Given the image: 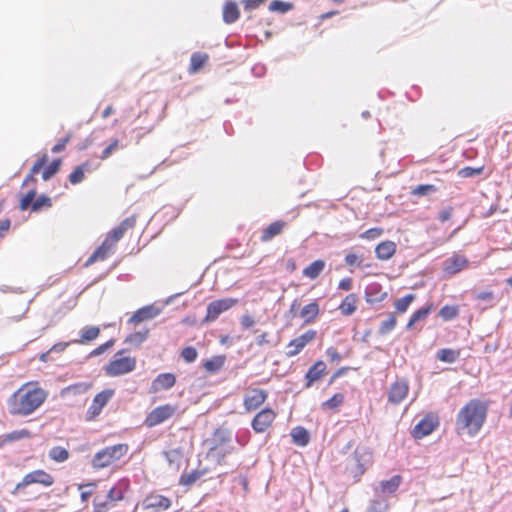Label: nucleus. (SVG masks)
<instances>
[{
	"label": "nucleus",
	"mask_w": 512,
	"mask_h": 512,
	"mask_svg": "<svg viewBox=\"0 0 512 512\" xmlns=\"http://www.w3.org/2000/svg\"><path fill=\"white\" fill-rule=\"evenodd\" d=\"M47 397L48 392L38 381L26 382L7 399L8 412L12 416L27 417L38 410Z\"/></svg>",
	"instance_id": "1"
},
{
	"label": "nucleus",
	"mask_w": 512,
	"mask_h": 512,
	"mask_svg": "<svg viewBox=\"0 0 512 512\" xmlns=\"http://www.w3.org/2000/svg\"><path fill=\"white\" fill-rule=\"evenodd\" d=\"M489 409V402L480 399L469 400L459 410L456 421V432L467 434L471 437L475 436L483 427Z\"/></svg>",
	"instance_id": "2"
},
{
	"label": "nucleus",
	"mask_w": 512,
	"mask_h": 512,
	"mask_svg": "<svg viewBox=\"0 0 512 512\" xmlns=\"http://www.w3.org/2000/svg\"><path fill=\"white\" fill-rule=\"evenodd\" d=\"M136 224V217L130 216L124 219L117 227L112 229L102 242V244L90 255L85 265L89 266L97 261L105 260L114 250L117 242L125 233L133 229Z\"/></svg>",
	"instance_id": "3"
},
{
	"label": "nucleus",
	"mask_w": 512,
	"mask_h": 512,
	"mask_svg": "<svg viewBox=\"0 0 512 512\" xmlns=\"http://www.w3.org/2000/svg\"><path fill=\"white\" fill-rule=\"evenodd\" d=\"M126 350L122 349L115 353L113 358L103 367L108 377H118L135 370L137 365L136 357L125 355Z\"/></svg>",
	"instance_id": "4"
},
{
	"label": "nucleus",
	"mask_w": 512,
	"mask_h": 512,
	"mask_svg": "<svg viewBox=\"0 0 512 512\" xmlns=\"http://www.w3.org/2000/svg\"><path fill=\"white\" fill-rule=\"evenodd\" d=\"M128 452L127 444H116L98 451L93 459L92 466L96 469H103L123 458Z\"/></svg>",
	"instance_id": "5"
},
{
	"label": "nucleus",
	"mask_w": 512,
	"mask_h": 512,
	"mask_svg": "<svg viewBox=\"0 0 512 512\" xmlns=\"http://www.w3.org/2000/svg\"><path fill=\"white\" fill-rule=\"evenodd\" d=\"M371 463V450L366 447H358L353 453L352 464L348 468V471L355 481H359Z\"/></svg>",
	"instance_id": "6"
},
{
	"label": "nucleus",
	"mask_w": 512,
	"mask_h": 512,
	"mask_svg": "<svg viewBox=\"0 0 512 512\" xmlns=\"http://www.w3.org/2000/svg\"><path fill=\"white\" fill-rule=\"evenodd\" d=\"M54 483L55 479L50 473L43 469H36L23 476L21 481L16 484L14 493L24 490L26 487L33 484L50 487Z\"/></svg>",
	"instance_id": "7"
},
{
	"label": "nucleus",
	"mask_w": 512,
	"mask_h": 512,
	"mask_svg": "<svg viewBox=\"0 0 512 512\" xmlns=\"http://www.w3.org/2000/svg\"><path fill=\"white\" fill-rule=\"evenodd\" d=\"M114 395L115 390L113 388H106L98 392L86 410L85 419L87 421L96 420L101 415L104 407L112 400Z\"/></svg>",
	"instance_id": "8"
},
{
	"label": "nucleus",
	"mask_w": 512,
	"mask_h": 512,
	"mask_svg": "<svg viewBox=\"0 0 512 512\" xmlns=\"http://www.w3.org/2000/svg\"><path fill=\"white\" fill-rule=\"evenodd\" d=\"M176 411L177 407L171 404L157 406L147 414L144 420V425L148 428L160 425L172 418L176 414Z\"/></svg>",
	"instance_id": "9"
},
{
	"label": "nucleus",
	"mask_w": 512,
	"mask_h": 512,
	"mask_svg": "<svg viewBox=\"0 0 512 512\" xmlns=\"http://www.w3.org/2000/svg\"><path fill=\"white\" fill-rule=\"evenodd\" d=\"M35 196L36 190L34 188L23 195L19 202V209L21 211H26L28 208H31L33 212H39L44 208L47 209L52 207V199L50 197L41 195L34 200Z\"/></svg>",
	"instance_id": "10"
},
{
	"label": "nucleus",
	"mask_w": 512,
	"mask_h": 512,
	"mask_svg": "<svg viewBox=\"0 0 512 512\" xmlns=\"http://www.w3.org/2000/svg\"><path fill=\"white\" fill-rule=\"evenodd\" d=\"M268 392L261 388L248 387L243 396V406L247 412L260 408L267 400Z\"/></svg>",
	"instance_id": "11"
},
{
	"label": "nucleus",
	"mask_w": 512,
	"mask_h": 512,
	"mask_svg": "<svg viewBox=\"0 0 512 512\" xmlns=\"http://www.w3.org/2000/svg\"><path fill=\"white\" fill-rule=\"evenodd\" d=\"M237 304L238 299L235 298L214 300L207 305L206 316L203 321L206 323L213 322L219 317L220 314L228 311Z\"/></svg>",
	"instance_id": "12"
},
{
	"label": "nucleus",
	"mask_w": 512,
	"mask_h": 512,
	"mask_svg": "<svg viewBox=\"0 0 512 512\" xmlns=\"http://www.w3.org/2000/svg\"><path fill=\"white\" fill-rule=\"evenodd\" d=\"M277 413L270 407L260 410L252 419L251 427L255 433H264L272 427Z\"/></svg>",
	"instance_id": "13"
},
{
	"label": "nucleus",
	"mask_w": 512,
	"mask_h": 512,
	"mask_svg": "<svg viewBox=\"0 0 512 512\" xmlns=\"http://www.w3.org/2000/svg\"><path fill=\"white\" fill-rule=\"evenodd\" d=\"M317 337V331L309 329L302 333L300 336L292 339L287 344V351L285 355L288 358L298 355L307 345L312 343Z\"/></svg>",
	"instance_id": "14"
},
{
	"label": "nucleus",
	"mask_w": 512,
	"mask_h": 512,
	"mask_svg": "<svg viewBox=\"0 0 512 512\" xmlns=\"http://www.w3.org/2000/svg\"><path fill=\"white\" fill-rule=\"evenodd\" d=\"M439 426V418L436 414L428 413L413 428L412 436L416 439L430 435Z\"/></svg>",
	"instance_id": "15"
},
{
	"label": "nucleus",
	"mask_w": 512,
	"mask_h": 512,
	"mask_svg": "<svg viewBox=\"0 0 512 512\" xmlns=\"http://www.w3.org/2000/svg\"><path fill=\"white\" fill-rule=\"evenodd\" d=\"M469 266V260L464 255L454 253L443 262L442 271L445 276L451 277Z\"/></svg>",
	"instance_id": "16"
},
{
	"label": "nucleus",
	"mask_w": 512,
	"mask_h": 512,
	"mask_svg": "<svg viewBox=\"0 0 512 512\" xmlns=\"http://www.w3.org/2000/svg\"><path fill=\"white\" fill-rule=\"evenodd\" d=\"M409 393V384L405 379L395 381L388 390V402L392 405L400 404Z\"/></svg>",
	"instance_id": "17"
},
{
	"label": "nucleus",
	"mask_w": 512,
	"mask_h": 512,
	"mask_svg": "<svg viewBox=\"0 0 512 512\" xmlns=\"http://www.w3.org/2000/svg\"><path fill=\"white\" fill-rule=\"evenodd\" d=\"M171 506V500L160 494H150L143 501V507L155 512L167 510Z\"/></svg>",
	"instance_id": "18"
},
{
	"label": "nucleus",
	"mask_w": 512,
	"mask_h": 512,
	"mask_svg": "<svg viewBox=\"0 0 512 512\" xmlns=\"http://www.w3.org/2000/svg\"><path fill=\"white\" fill-rule=\"evenodd\" d=\"M327 374V366L324 361H316L305 374V388H310Z\"/></svg>",
	"instance_id": "19"
},
{
	"label": "nucleus",
	"mask_w": 512,
	"mask_h": 512,
	"mask_svg": "<svg viewBox=\"0 0 512 512\" xmlns=\"http://www.w3.org/2000/svg\"><path fill=\"white\" fill-rule=\"evenodd\" d=\"M176 383V376L173 373H161L156 376L150 386V393H158L172 388Z\"/></svg>",
	"instance_id": "20"
},
{
	"label": "nucleus",
	"mask_w": 512,
	"mask_h": 512,
	"mask_svg": "<svg viewBox=\"0 0 512 512\" xmlns=\"http://www.w3.org/2000/svg\"><path fill=\"white\" fill-rule=\"evenodd\" d=\"M233 451V446L229 441L221 442L219 444L214 445L208 452V456L213 459L218 465H223L225 463V458L227 455L231 454Z\"/></svg>",
	"instance_id": "21"
},
{
	"label": "nucleus",
	"mask_w": 512,
	"mask_h": 512,
	"mask_svg": "<svg viewBox=\"0 0 512 512\" xmlns=\"http://www.w3.org/2000/svg\"><path fill=\"white\" fill-rule=\"evenodd\" d=\"M32 433L30 430L24 428L20 430H14L9 433L0 435V448L5 447L8 444L13 442L21 441L24 439L32 438Z\"/></svg>",
	"instance_id": "22"
},
{
	"label": "nucleus",
	"mask_w": 512,
	"mask_h": 512,
	"mask_svg": "<svg viewBox=\"0 0 512 512\" xmlns=\"http://www.w3.org/2000/svg\"><path fill=\"white\" fill-rule=\"evenodd\" d=\"M397 250V245L394 241L386 240L380 242L375 247L376 257L381 261H386L391 259Z\"/></svg>",
	"instance_id": "23"
},
{
	"label": "nucleus",
	"mask_w": 512,
	"mask_h": 512,
	"mask_svg": "<svg viewBox=\"0 0 512 512\" xmlns=\"http://www.w3.org/2000/svg\"><path fill=\"white\" fill-rule=\"evenodd\" d=\"M287 223L283 220H277L270 223L265 229H263L260 236L262 242H268L274 237L280 235L286 228Z\"/></svg>",
	"instance_id": "24"
},
{
	"label": "nucleus",
	"mask_w": 512,
	"mask_h": 512,
	"mask_svg": "<svg viewBox=\"0 0 512 512\" xmlns=\"http://www.w3.org/2000/svg\"><path fill=\"white\" fill-rule=\"evenodd\" d=\"M101 333V329L98 326H85L80 330L78 339L72 340V343L84 345L96 340Z\"/></svg>",
	"instance_id": "25"
},
{
	"label": "nucleus",
	"mask_w": 512,
	"mask_h": 512,
	"mask_svg": "<svg viewBox=\"0 0 512 512\" xmlns=\"http://www.w3.org/2000/svg\"><path fill=\"white\" fill-rule=\"evenodd\" d=\"M320 314L319 303L314 300L306 305L300 311V317L303 319L304 324H311L316 321Z\"/></svg>",
	"instance_id": "26"
},
{
	"label": "nucleus",
	"mask_w": 512,
	"mask_h": 512,
	"mask_svg": "<svg viewBox=\"0 0 512 512\" xmlns=\"http://www.w3.org/2000/svg\"><path fill=\"white\" fill-rule=\"evenodd\" d=\"M160 313V310L153 306H145L138 309L129 319V322L133 324H139L143 321L152 319Z\"/></svg>",
	"instance_id": "27"
},
{
	"label": "nucleus",
	"mask_w": 512,
	"mask_h": 512,
	"mask_svg": "<svg viewBox=\"0 0 512 512\" xmlns=\"http://www.w3.org/2000/svg\"><path fill=\"white\" fill-rule=\"evenodd\" d=\"M223 21L226 24L235 23L240 18V10L235 1L228 0L223 5Z\"/></svg>",
	"instance_id": "28"
},
{
	"label": "nucleus",
	"mask_w": 512,
	"mask_h": 512,
	"mask_svg": "<svg viewBox=\"0 0 512 512\" xmlns=\"http://www.w3.org/2000/svg\"><path fill=\"white\" fill-rule=\"evenodd\" d=\"M358 303V296L355 293H350L342 300L338 309L342 315L350 316L356 312Z\"/></svg>",
	"instance_id": "29"
},
{
	"label": "nucleus",
	"mask_w": 512,
	"mask_h": 512,
	"mask_svg": "<svg viewBox=\"0 0 512 512\" xmlns=\"http://www.w3.org/2000/svg\"><path fill=\"white\" fill-rule=\"evenodd\" d=\"M207 472L208 470L206 468H197L190 472H185L180 476L179 484L182 486L190 487L203 476H205Z\"/></svg>",
	"instance_id": "30"
},
{
	"label": "nucleus",
	"mask_w": 512,
	"mask_h": 512,
	"mask_svg": "<svg viewBox=\"0 0 512 512\" xmlns=\"http://www.w3.org/2000/svg\"><path fill=\"white\" fill-rule=\"evenodd\" d=\"M326 267V263L322 259H318L313 261L307 267H305L302 271L304 277H307L311 280L318 278L321 273L324 271Z\"/></svg>",
	"instance_id": "31"
},
{
	"label": "nucleus",
	"mask_w": 512,
	"mask_h": 512,
	"mask_svg": "<svg viewBox=\"0 0 512 512\" xmlns=\"http://www.w3.org/2000/svg\"><path fill=\"white\" fill-rule=\"evenodd\" d=\"M403 478L401 475H394L388 480H382L379 483L380 491L382 494H393L401 485Z\"/></svg>",
	"instance_id": "32"
},
{
	"label": "nucleus",
	"mask_w": 512,
	"mask_h": 512,
	"mask_svg": "<svg viewBox=\"0 0 512 512\" xmlns=\"http://www.w3.org/2000/svg\"><path fill=\"white\" fill-rule=\"evenodd\" d=\"M225 362L226 357L224 355H216L204 361L203 368L207 373L215 374L224 367Z\"/></svg>",
	"instance_id": "33"
},
{
	"label": "nucleus",
	"mask_w": 512,
	"mask_h": 512,
	"mask_svg": "<svg viewBox=\"0 0 512 512\" xmlns=\"http://www.w3.org/2000/svg\"><path fill=\"white\" fill-rule=\"evenodd\" d=\"M209 55L207 53L195 52L191 55L189 73L195 74L208 62Z\"/></svg>",
	"instance_id": "34"
},
{
	"label": "nucleus",
	"mask_w": 512,
	"mask_h": 512,
	"mask_svg": "<svg viewBox=\"0 0 512 512\" xmlns=\"http://www.w3.org/2000/svg\"><path fill=\"white\" fill-rule=\"evenodd\" d=\"M48 156L43 154L31 167L30 173L26 176L23 181V185H27L29 182H36L35 175L43 168V166L47 163Z\"/></svg>",
	"instance_id": "35"
},
{
	"label": "nucleus",
	"mask_w": 512,
	"mask_h": 512,
	"mask_svg": "<svg viewBox=\"0 0 512 512\" xmlns=\"http://www.w3.org/2000/svg\"><path fill=\"white\" fill-rule=\"evenodd\" d=\"M432 309H433V305L429 304L426 307H422V308L416 310L411 315V317H410V319H409V321H408V323L406 325V328L409 330L418 321L425 320L427 318V316L429 315V313L432 311Z\"/></svg>",
	"instance_id": "36"
},
{
	"label": "nucleus",
	"mask_w": 512,
	"mask_h": 512,
	"mask_svg": "<svg viewBox=\"0 0 512 512\" xmlns=\"http://www.w3.org/2000/svg\"><path fill=\"white\" fill-rule=\"evenodd\" d=\"M91 386L92 385L90 383H85V382L75 383V384L69 385L66 388H64L61 391V395L66 396L69 394H73V395L82 394V393L87 392L91 388Z\"/></svg>",
	"instance_id": "37"
},
{
	"label": "nucleus",
	"mask_w": 512,
	"mask_h": 512,
	"mask_svg": "<svg viewBox=\"0 0 512 512\" xmlns=\"http://www.w3.org/2000/svg\"><path fill=\"white\" fill-rule=\"evenodd\" d=\"M293 442L300 446H305L309 442V434L303 427H296L291 432Z\"/></svg>",
	"instance_id": "38"
},
{
	"label": "nucleus",
	"mask_w": 512,
	"mask_h": 512,
	"mask_svg": "<svg viewBox=\"0 0 512 512\" xmlns=\"http://www.w3.org/2000/svg\"><path fill=\"white\" fill-rule=\"evenodd\" d=\"M69 456V451L61 446L52 447L49 451V458L58 463L65 462Z\"/></svg>",
	"instance_id": "39"
},
{
	"label": "nucleus",
	"mask_w": 512,
	"mask_h": 512,
	"mask_svg": "<svg viewBox=\"0 0 512 512\" xmlns=\"http://www.w3.org/2000/svg\"><path fill=\"white\" fill-rule=\"evenodd\" d=\"M344 394L335 393L331 398L321 404L323 410H336L344 403Z\"/></svg>",
	"instance_id": "40"
},
{
	"label": "nucleus",
	"mask_w": 512,
	"mask_h": 512,
	"mask_svg": "<svg viewBox=\"0 0 512 512\" xmlns=\"http://www.w3.org/2000/svg\"><path fill=\"white\" fill-rule=\"evenodd\" d=\"M294 8L293 4L290 2H285L282 0H273L270 2L268 6V10L270 12H276L280 14H285L291 11Z\"/></svg>",
	"instance_id": "41"
},
{
	"label": "nucleus",
	"mask_w": 512,
	"mask_h": 512,
	"mask_svg": "<svg viewBox=\"0 0 512 512\" xmlns=\"http://www.w3.org/2000/svg\"><path fill=\"white\" fill-rule=\"evenodd\" d=\"M460 356L459 350L444 348L438 351L437 358L446 363H454Z\"/></svg>",
	"instance_id": "42"
},
{
	"label": "nucleus",
	"mask_w": 512,
	"mask_h": 512,
	"mask_svg": "<svg viewBox=\"0 0 512 512\" xmlns=\"http://www.w3.org/2000/svg\"><path fill=\"white\" fill-rule=\"evenodd\" d=\"M415 298L416 296L414 294H407L404 297L397 299L394 303L396 312L399 314L405 313Z\"/></svg>",
	"instance_id": "43"
},
{
	"label": "nucleus",
	"mask_w": 512,
	"mask_h": 512,
	"mask_svg": "<svg viewBox=\"0 0 512 512\" xmlns=\"http://www.w3.org/2000/svg\"><path fill=\"white\" fill-rule=\"evenodd\" d=\"M88 167V163H83L77 166L69 175V182L73 185L81 183L85 178V169Z\"/></svg>",
	"instance_id": "44"
},
{
	"label": "nucleus",
	"mask_w": 512,
	"mask_h": 512,
	"mask_svg": "<svg viewBox=\"0 0 512 512\" xmlns=\"http://www.w3.org/2000/svg\"><path fill=\"white\" fill-rule=\"evenodd\" d=\"M397 325V318L393 313H390L388 318L381 322L378 333L386 335L391 332Z\"/></svg>",
	"instance_id": "45"
},
{
	"label": "nucleus",
	"mask_w": 512,
	"mask_h": 512,
	"mask_svg": "<svg viewBox=\"0 0 512 512\" xmlns=\"http://www.w3.org/2000/svg\"><path fill=\"white\" fill-rule=\"evenodd\" d=\"M459 314V308L456 305H445L439 310V316L444 321H450Z\"/></svg>",
	"instance_id": "46"
},
{
	"label": "nucleus",
	"mask_w": 512,
	"mask_h": 512,
	"mask_svg": "<svg viewBox=\"0 0 512 512\" xmlns=\"http://www.w3.org/2000/svg\"><path fill=\"white\" fill-rule=\"evenodd\" d=\"M61 159H55L48 165L42 172V178L43 180L47 181L51 177H53L60 169L61 166Z\"/></svg>",
	"instance_id": "47"
},
{
	"label": "nucleus",
	"mask_w": 512,
	"mask_h": 512,
	"mask_svg": "<svg viewBox=\"0 0 512 512\" xmlns=\"http://www.w3.org/2000/svg\"><path fill=\"white\" fill-rule=\"evenodd\" d=\"M437 191V187L433 184L418 185L412 190L414 196H426Z\"/></svg>",
	"instance_id": "48"
},
{
	"label": "nucleus",
	"mask_w": 512,
	"mask_h": 512,
	"mask_svg": "<svg viewBox=\"0 0 512 512\" xmlns=\"http://www.w3.org/2000/svg\"><path fill=\"white\" fill-rule=\"evenodd\" d=\"M180 356L186 363H192L197 359L198 352L193 346H186L181 350Z\"/></svg>",
	"instance_id": "49"
},
{
	"label": "nucleus",
	"mask_w": 512,
	"mask_h": 512,
	"mask_svg": "<svg viewBox=\"0 0 512 512\" xmlns=\"http://www.w3.org/2000/svg\"><path fill=\"white\" fill-rule=\"evenodd\" d=\"M483 170H484V166H480L477 168L466 166V167L461 168L458 171V175L461 178H470V177H473L476 175H480L483 172Z\"/></svg>",
	"instance_id": "50"
},
{
	"label": "nucleus",
	"mask_w": 512,
	"mask_h": 512,
	"mask_svg": "<svg viewBox=\"0 0 512 512\" xmlns=\"http://www.w3.org/2000/svg\"><path fill=\"white\" fill-rule=\"evenodd\" d=\"M120 147V142L118 139H113L111 143L102 151L99 158L101 160L108 159L116 150Z\"/></svg>",
	"instance_id": "51"
},
{
	"label": "nucleus",
	"mask_w": 512,
	"mask_h": 512,
	"mask_svg": "<svg viewBox=\"0 0 512 512\" xmlns=\"http://www.w3.org/2000/svg\"><path fill=\"white\" fill-rule=\"evenodd\" d=\"M383 234V229L380 227H374L366 230L360 234V238L366 240H375Z\"/></svg>",
	"instance_id": "52"
},
{
	"label": "nucleus",
	"mask_w": 512,
	"mask_h": 512,
	"mask_svg": "<svg viewBox=\"0 0 512 512\" xmlns=\"http://www.w3.org/2000/svg\"><path fill=\"white\" fill-rule=\"evenodd\" d=\"M114 345H115V340L114 339H110L107 342H105V343L99 345L98 347H96L94 350H92L90 352L89 356L90 357L98 356V355L104 353L105 351L111 349Z\"/></svg>",
	"instance_id": "53"
},
{
	"label": "nucleus",
	"mask_w": 512,
	"mask_h": 512,
	"mask_svg": "<svg viewBox=\"0 0 512 512\" xmlns=\"http://www.w3.org/2000/svg\"><path fill=\"white\" fill-rule=\"evenodd\" d=\"M388 503L383 500H374L371 502L368 512H387Z\"/></svg>",
	"instance_id": "54"
},
{
	"label": "nucleus",
	"mask_w": 512,
	"mask_h": 512,
	"mask_svg": "<svg viewBox=\"0 0 512 512\" xmlns=\"http://www.w3.org/2000/svg\"><path fill=\"white\" fill-rule=\"evenodd\" d=\"M363 262V257L355 253H348L345 256V263L350 267H359Z\"/></svg>",
	"instance_id": "55"
},
{
	"label": "nucleus",
	"mask_w": 512,
	"mask_h": 512,
	"mask_svg": "<svg viewBox=\"0 0 512 512\" xmlns=\"http://www.w3.org/2000/svg\"><path fill=\"white\" fill-rule=\"evenodd\" d=\"M165 457L170 465H172L175 462H178L182 458V451L181 449H172L167 452H165Z\"/></svg>",
	"instance_id": "56"
},
{
	"label": "nucleus",
	"mask_w": 512,
	"mask_h": 512,
	"mask_svg": "<svg viewBox=\"0 0 512 512\" xmlns=\"http://www.w3.org/2000/svg\"><path fill=\"white\" fill-rule=\"evenodd\" d=\"M72 135L69 133L65 137L58 140V142L52 147L53 153H60L65 150L67 143L71 140Z\"/></svg>",
	"instance_id": "57"
},
{
	"label": "nucleus",
	"mask_w": 512,
	"mask_h": 512,
	"mask_svg": "<svg viewBox=\"0 0 512 512\" xmlns=\"http://www.w3.org/2000/svg\"><path fill=\"white\" fill-rule=\"evenodd\" d=\"M266 0H242L245 11H252L260 7Z\"/></svg>",
	"instance_id": "58"
},
{
	"label": "nucleus",
	"mask_w": 512,
	"mask_h": 512,
	"mask_svg": "<svg viewBox=\"0 0 512 512\" xmlns=\"http://www.w3.org/2000/svg\"><path fill=\"white\" fill-rule=\"evenodd\" d=\"M94 512H108L110 509V505L108 501H100L98 498H95L93 501Z\"/></svg>",
	"instance_id": "59"
},
{
	"label": "nucleus",
	"mask_w": 512,
	"mask_h": 512,
	"mask_svg": "<svg viewBox=\"0 0 512 512\" xmlns=\"http://www.w3.org/2000/svg\"><path fill=\"white\" fill-rule=\"evenodd\" d=\"M326 355L331 362H339L342 359L340 353L333 347L327 348Z\"/></svg>",
	"instance_id": "60"
},
{
	"label": "nucleus",
	"mask_w": 512,
	"mask_h": 512,
	"mask_svg": "<svg viewBox=\"0 0 512 512\" xmlns=\"http://www.w3.org/2000/svg\"><path fill=\"white\" fill-rule=\"evenodd\" d=\"M107 497L111 501H120L123 499V493L120 490H117L115 487H112L109 490Z\"/></svg>",
	"instance_id": "61"
},
{
	"label": "nucleus",
	"mask_w": 512,
	"mask_h": 512,
	"mask_svg": "<svg viewBox=\"0 0 512 512\" xmlns=\"http://www.w3.org/2000/svg\"><path fill=\"white\" fill-rule=\"evenodd\" d=\"M353 280L350 277L343 278L338 283V288L343 291H349L352 288Z\"/></svg>",
	"instance_id": "62"
},
{
	"label": "nucleus",
	"mask_w": 512,
	"mask_h": 512,
	"mask_svg": "<svg viewBox=\"0 0 512 512\" xmlns=\"http://www.w3.org/2000/svg\"><path fill=\"white\" fill-rule=\"evenodd\" d=\"M476 299L480 301L489 302L494 299V293L492 291H483L476 295Z\"/></svg>",
	"instance_id": "63"
},
{
	"label": "nucleus",
	"mask_w": 512,
	"mask_h": 512,
	"mask_svg": "<svg viewBox=\"0 0 512 512\" xmlns=\"http://www.w3.org/2000/svg\"><path fill=\"white\" fill-rule=\"evenodd\" d=\"M256 344L258 346H265L270 344L269 333L263 332L256 338Z\"/></svg>",
	"instance_id": "64"
}]
</instances>
